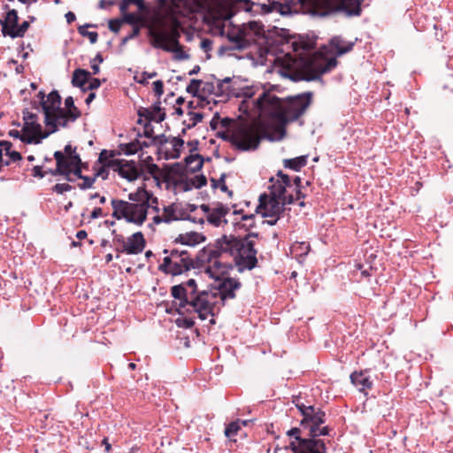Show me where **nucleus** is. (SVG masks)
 I'll use <instances>...</instances> for the list:
<instances>
[{
    "mask_svg": "<svg viewBox=\"0 0 453 453\" xmlns=\"http://www.w3.org/2000/svg\"><path fill=\"white\" fill-rule=\"evenodd\" d=\"M311 97V92H304L284 102L270 91H263L254 101V106L262 116L268 118L267 126H274L273 130L268 131L261 122L258 126L241 130L238 135L232 138L233 144L242 151H248L257 149L262 139L281 141L286 135L288 123L296 120L305 112Z\"/></svg>",
    "mask_w": 453,
    "mask_h": 453,
    "instance_id": "obj_1",
    "label": "nucleus"
},
{
    "mask_svg": "<svg viewBox=\"0 0 453 453\" xmlns=\"http://www.w3.org/2000/svg\"><path fill=\"white\" fill-rule=\"evenodd\" d=\"M257 237V233H249L243 237L223 235L214 243L203 247L197 253V260L202 265L208 264L205 273L210 277L227 274L232 268L229 258L233 259L239 273L250 271L257 265L254 241Z\"/></svg>",
    "mask_w": 453,
    "mask_h": 453,
    "instance_id": "obj_2",
    "label": "nucleus"
},
{
    "mask_svg": "<svg viewBox=\"0 0 453 453\" xmlns=\"http://www.w3.org/2000/svg\"><path fill=\"white\" fill-rule=\"evenodd\" d=\"M171 295L180 301V309L191 307L202 320H205L209 316H214L216 296L211 291L197 292L196 281L194 279L173 286Z\"/></svg>",
    "mask_w": 453,
    "mask_h": 453,
    "instance_id": "obj_3",
    "label": "nucleus"
},
{
    "mask_svg": "<svg viewBox=\"0 0 453 453\" xmlns=\"http://www.w3.org/2000/svg\"><path fill=\"white\" fill-rule=\"evenodd\" d=\"M128 198L131 202L111 199V216L119 220L124 219L128 223L142 226L147 219L150 193L144 188H139L135 192L129 193Z\"/></svg>",
    "mask_w": 453,
    "mask_h": 453,
    "instance_id": "obj_4",
    "label": "nucleus"
},
{
    "mask_svg": "<svg viewBox=\"0 0 453 453\" xmlns=\"http://www.w3.org/2000/svg\"><path fill=\"white\" fill-rule=\"evenodd\" d=\"M181 31L183 27L180 21L172 16L150 30V43L156 49L175 53L174 58L177 60L188 59L189 55L183 51L179 42Z\"/></svg>",
    "mask_w": 453,
    "mask_h": 453,
    "instance_id": "obj_5",
    "label": "nucleus"
},
{
    "mask_svg": "<svg viewBox=\"0 0 453 453\" xmlns=\"http://www.w3.org/2000/svg\"><path fill=\"white\" fill-rule=\"evenodd\" d=\"M163 253L167 255L164 257L163 263L158 269L172 275H180L191 268L208 266V264L198 262L197 255L196 260L191 257L188 250H179L177 248L165 249Z\"/></svg>",
    "mask_w": 453,
    "mask_h": 453,
    "instance_id": "obj_6",
    "label": "nucleus"
},
{
    "mask_svg": "<svg viewBox=\"0 0 453 453\" xmlns=\"http://www.w3.org/2000/svg\"><path fill=\"white\" fill-rule=\"evenodd\" d=\"M221 35L226 37L227 42L218 49L219 56H223L229 51L246 50L254 41L250 31L245 25L229 27L226 31L223 29Z\"/></svg>",
    "mask_w": 453,
    "mask_h": 453,
    "instance_id": "obj_7",
    "label": "nucleus"
},
{
    "mask_svg": "<svg viewBox=\"0 0 453 453\" xmlns=\"http://www.w3.org/2000/svg\"><path fill=\"white\" fill-rule=\"evenodd\" d=\"M295 202L294 195H288L283 199L270 197L267 194H261L259 196V205L257 209H262L261 212L263 218H273L280 215L284 212L285 204H292Z\"/></svg>",
    "mask_w": 453,
    "mask_h": 453,
    "instance_id": "obj_8",
    "label": "nucleus"
},
{
    "mask_svg": "<svg viewBox=\"0 0 453 453\" xmlns=\"http://www.w3.org/2000/svg\"><path fill=\"white\" fill-rule=\"evenodd\" d=\"M226 274H219L217 277H211L215 280L214 288L217 292H212L216 296V299L218 297L220 298L223 304L228 299L235 298V291L241 288V282L234 278L225 277Z\"/></svg>",
    "mask_w": 453,
    "mask_h": 453,
    "instance_id": "obj_9",
    "label": "nucleus"
},
{
    "mask_svg": "<svg viewBox=\"0 0 453 453\" xmlns=\"http://www.w3.org/2000/svg\"><path fill=\"white\" fill-rule=\"evenodd\" d=\"M108 167L117 172L119 175L129 181L138 179L140 176L136 164L134 160L117 159L108 163Z\"/></svg>",
    "mask_w": 453,
    "mask_h": 453,
    "instance_id": "obj_10",
    "label": "nucleus"
},
{
    "mask_svg": "<svg viewBox=\"0 0 453 453\" xmlns=\"http://www.w3.org/2000/svg\"><path fill=\"white\" fill-rule=\"evenodd\" d=\"M64 152L55 151L54 158L57 162V173L62 172L63 168L71 166V165H81V159L79 154L76 153V147L71 144L65 146Z\"/></svg>",
    "mask_w": 453,
    "mask_h": 453,
    "instance_id": "obj_11",
    "label": "nucleus"
},
{
    "mask_svg": "<svg viewBox=\"0 0 453 453\" xmlns=\"http://www.w3.org/2000/svg\"><path fill=\"white\" fill-rule=\"evenodd\" d=\"M278 179L275 180L274 177L270 178L271 185L269 186V195L270 197L280 198L283 199L287 197L288 195H286V191L288 188L292 187V182L288 174L283 173L282 171H279L277 173Z\"/></svg>",
    "mask_w": 453,
    "mask_h": 453,
    "instance_id": "obj_12",
    "label": "nucleus"
},
{
    "mask_svg": "<svg viewBox=\"0 0 453 453\" xmlns=\"http://www.w3.org/2000/svg\"><path fill=\"white\" fill-rule=\"evenodd\" d=\"M22 114L24 120L22 131L24 134L35 138H39L45 134V132H42V126L38 123L37 114L30 112L27 109L23 110Z\"/></svg>",
    "mask_w": 453,
    "mask_h": 453,
    "instance_id": "obj_13",
    "label": "nucleus"
},
{
    "mask_svg": "<svg viewBox=\"0 0 453 453\" xmlns=\"http://www.w3.org/2000/svg\"><path fill=\"white\" fill-rule=\"evenodd\" d=\"M39 104L44 114V123L45 125H49L51 119L50 115H53L62 109L60 107L61 96L57 90H53L47 96L45 102H39Z\"/></svg>",
    "mask_w": 453,
    "mask_h": 453,
    "instance_id": "obj_14",
    "label": "nucleus"
},
{
    "mask_svg": "<svg viewBox=\"0 0 453 453\" xmlns=\"http://www.w3.org/2000/svg\"><path fill=\"white\" fill-rule=\"evenodd\" d=\"M145 247V240L142 232H136L126 240L124 248L120 250L121 252L127 254H139Z\"/></svg>",
    "mask_w": 453,
    "mask_h": 453,
    "instance_id": "obj_15",
    "label": "nucleus"
},
{
    "mask_svg": "<svg viewBox=\"0 0 453 453\" xmlns=\"http://www.w3.org/2000/svg\"><path fill=\"white\" fill-rule=\"evenodd\" d=\"M326 422V413L319 408H313L312 413H310L307 418H303L301 426L304 429L310 430L315 426H321Z\"/></svg>",
    "mask_w": 453,
    "mask_h": 453,
    "instance_id": "obj_16",
    "label": "nucleus"
},
{
    "mask_svg": "<svg viewBox=\"0 0 453 453\" xmlns=\"http://www.w3.org/2000/svg\"><path fill=\"white\" fill-rule=\"evenodd\" d=\"M301 453H326L324 440L316 438H304L302 441Z\"/></svg>",
    "mask_w": 453,
    "mask_h": 453,
    "instance_id": "obj_17",
    "label": "nucleus"
},
{
    "mask_svg": "<svg viewBox=\"0 0 453 453\" xmlns=\"http://www.w3.org/2000/svg\"><path fill=\"white\" fill-rule=\"evenodd\" d=\"M50 124L46 125L50 130L45 133H50V134L58 131V127H65L67 126L68 120H71L70 115L64 109H61L58 112H55L53 115H50Z\"/></svg>",
    "mask_w": 453,
    "mask_h": 453,
    "instance_id": "obj_18",
    "label": "nucleus"
},
{
    "mask_svg": "<svg viewBox=\"0 0 453 453\" xmlns=\"http://www.w3.org/2000/svg\"><path fill=\"white\" fill-rule=\"evenodd\" d=\"M204 241V237L196 232H190L186 234H180L179 236H177L173 243V244H180L183 247L188 246V247H194L200 242Z\"/></svg>",
    "mask_w": 453,
    "mask_h": 453,
    "instance_id": "obj_19",
    "label": "nucleus"
},
{
    "mask_svg": "<svg viewBox=\"0 0 453 453\" xmlns=\"http://www.w3.org/2000/svg\"><path fill=\"white\" fill-rule=\"evenodd\" d=\"M364 0H339L338 9L347 16H359L361 14V4Z\"/></svg>",
    "mask_w": 453,
    "mask_h": 453,
    "instance_id": "obj_20",
    "label": "nucleus"
},
{
    "mask_svg": "<svg viewBox=\"0 0 453 453\" xmlns=\"http://www.w3.org/2000/svg\"><path fill=\"white\" fill-rule=\"evenodd\" d=\"M18 22V12L14 9L8 11L6 12L4 19H0V24L2 26L1 32L3 35L8 36V34L6 32L17 29L19 25Z\"/></svg>",
    "mask_w": 453,
    "mask_h": 453,
    "instance_id": "obj_21",
    "label": "nucleus"
},
{
    "mask_svg": "<svg viewBox=\"0 0 453 453\" xmlns=\"http://www.w3.org/2000/svg\"><path fill=\"white\" fill-rule=\"evenodd\" d=\"M351 383L360 391L365 392L372 386L369 376L364 372H354L350 374Z\"/></svg>",
    "mask_w": 453,
    "mask_h": 453,
    "instance_id": "obj_22",
    "label": "nucleus"
},
{
    "mask_svg": "<svg viewBox=\"0 0 453 453\" xmlns=\"http://www.w3.org/2000/svg\"><path fill=\"white\" fill-rule=\"evenodd\" d=\"M228 207L221 203H218L207 215V220L211 225L219 226L222 222V219L228 213Z\"/></svg>",
    "mask_w": 453,
    "mask_h": 453,
    "instance_id": "obj_23",
    "label": "nucleus"
},
{
    "mask_svg": "<svg viewBox=\"0 0 453 453\" xmlns=\"http://www.w3.org/2000/svg\"><path fill=\"white\" fill-rule=\"evenodd\" d=\"M354 45L355 42H346L341 36H334L330 40V46L335 50L338 57L351 51Z\"/></svg>",
    "mask_w": 453,
    "mask_h": 453,
    "instance_id": "obj_24",
    "label": "nucleus"
},
{
    "mask_svg": "<svg viewBox=\"0 0 453 453\" xmlns=\"http://www.w3.org/2000/svg\"><path fill=\"white\" fill-rule=\"evenodd\" d=\"M262 10L267 13L277 12L280 14H286L290 12L291 4L287 0L283 4L278 1H272L268 4H263Z\"/></svg>",
    "mask_w": 453,
    "mask_h": 453,
    "instance_id": "obj_25",
    "label": "nucleus"
},
{
    "mask_svg": "<svg viewBox=\"0 0 453 453\" xmlns=\"http://www.w3.org/2000/svg\"><path fill=\"white\" fill-rule=\"evenodd\" d=\"M90 73L85 69H75L73 73L72 78L73 86L81 88L83 90V88H85V85L90 78Z\"/></svg>",
    "mask_w": 453,
    "mask_h": 453,
    "instance_id": "obj_26",
    "label": "nucleus"
},
{
    "mask_svg": "<svg viewBox=\"0 0 453 453\" xmlns=\"http://www.w3.org/2000/svg\"><path fill=\"white\" fill-rule=\"evenodd\" d=\"M8 134L11 137L16 138L20 140L21 142L25 143H34V144H39L42 142V141L45 138H47L50 135V133H45V134L40 136L39 138H35L33 136H28L26 134L23 133V134H20V132L17 129H12L9 131Z\"/></svg>",
    "mask_w": 453,
    "mask_h": 453,
    "instance_id": "obj_27",
    "label": "nucleus"
},
{
    "mask_svg": "<svg viewBox=\"0 0 453 453\" xmlns=\"http://www.w3.org/2000/svg\"><path fill=\"white\" fill-rule=\"evenodd\" d=\"M185 164L191 173H196L202 169L203 157L200 154H191L185 158Z\"/></svg>",
    "mask_w": 453,
    "mask_h": 453,
    "instance_id": "obj_28",
    "label": "nucleus"
},
{
    "mask_svg": "<svg viewBox=\"0 0 453 453\" xmlns=\"http://www.w3.org/2000/svg\"><path fill=\"white\" fill-rule=\"evenodd\" d=\"M284 167L298 172L307 165V156H300L294 158L284 159Z\"/></svg>",
    "mask_w": 453,
    "mask_h": 453,
    "instance_id": "obj_29",
    "label": "nucleus"
},
{
    "mask_svg": "<svg viewBox=\"0 0 453 453\" xmlns=\"http://www.w3.org/2000/svg\"><path fill=\"white\" fill-rule=\"evenodd\" d=\"M137 114L140 118H145L148 120L147 122L155 121L157 123H161L166 118L165 112H162L158 116H155L153 114V111L150 108H144V107H141L137 111Z\"/></svg>",
    "mask_w": 453,
    "mask_h": 453,
    "instance_id": "obj_30",
    "label": "nucleus"
},
{
    "mask_svg": "<svg viewBox=\"0 0 453 453\" xmlns=\"http://www.w3.org/2000/svg\"><path fill=\"white\" fill-rule=\"evenodd\" d=\"M142 150V145L138 139H136L134 142H128V143H120L119 145V152H121V154H125L127 156L134 155Z\"/></svg>",
    "mask_w": 453,
    "mask_h": 453,
    "instance_id": "obj_31",
    "label": "nucleus"
},
{
    "mask_svg": "<svg viewBox=\"0 0 453 453\" xmlns=\"http://www.w3.org/2000/svg\"><path fill=\"white\" fill-rule=\"evenodd\" d=\"M1 147H4L5 156L8 157V159H5V161H10V164L12 162H18L21 160L22 157L19 152L12 150V143L8 141H3L0 142Z\"/></svg>",
    "mask_w": 453,
    "mask_h": 453,
    "instance_id": "obj_32",
    "label": "nucleus"
},
{
    "mask_svg": "<svg viewBox=\"0 0 453 453\" xmlns=\"http://www.w3.org/2000/svg\"><path fill=\"white\" fill-rule=\"evenodd\" d=\"M170 142L173 147V152L166 153L165 158H179L180 156L181 148L183 147L184 144L183 139H181L180 137H172Z\"/></svg>",
    "mask_w": 453,
    "mask_h": 453,
    "instance_id": "obj_33",
    "label": "nucleus"
},
{
    "mask_svg": "<svg viewBox=\"0 0 453 453\" xmlns=\"http://www.w3.org/2000/svg\"><path fill=\"white\" fill-rule=\"evenodd\" d=\"M121 155V152L119 150H103L98 157V161L103 164L104 166L108 167V163L111 160H117L118 158H114L116 156Z\"/></svg>",
    "mask_w": 453,
    "mask_h": 453,
    "instance_id": "obj_34",
    "label": "nucleus"
},
{
    "mask_svg": "<svg viewBox=\"0 0 453 453\" xmlns=\"http://www.w3.org/2000/svg\"><path fill=\"white\" fill-rule=\"evenodd\" d=\"M94 27L92 24H85L78 27L79 34L83 37H88L90 43L94 44L97 42L98 34L96 32L88 31V27Z\"/></svg>",
    "mask_w": 453,
    "mask_h": 453,
    "instance_id": "obj_35",
    "label": "nucleus"
},
{
    "mask_svg": "<svg viewBox=\"0 0 453 453\" xmlns=\"http://www.w3.org/2000/svg\"><path fill=\"white\" fill-rule=\"evenodd\" d=\"M65 107L67 108L66 112L69 113L71 121H75L80 117V111L74 105V101L72 96H68L65 100Z\"/></svg>",
    "mask_w": 453,
    "mask_h": 453,
    "instance_id": "obj_36",
    "label": "nucleus"
},
{
    "mask_svg": "<svg viewBox=\"0 0 453 453\" xmlns=\"http://www.w3.org/2000/svg\"><path fill=\"white\" fill-rule=\"evenodd\" d=\"M282 75L289 78L290 80H292L294 81H302V80L311 81V80L315 79V77H304V75L303 73L293 71L290 68V66L286 67L284 72H282Z\"/></svg>",
    "mask_w": 453,
    "mask_h": 453,
    "instance_id": "obj_37",
    "label": "nucleus"
},
{
    "mask_svg": "<svg viewBox=\"0 0 453 453\" xmlns=\"http://www.w3.org/2000/svg\"><path fill=\"white\" fill-rule=\"evenodd\" d=\"M226 173H222L219 180L211 179L212 188H219L222 192H226L229 196H233V191L229 190L225 183Z\"/></svg>",
    "mask_w": 453,
    "mask_h": 453,
    "instance_id": "obj_38",
    "label": "nucleus"
},
{
    "mask_svg": "<svg viewBox=\"0 0 453 453\" xmlns=\"http://www.w3.org/2000/svg\"><path fill=\"white\" fill-rule=\"evenodd\" d=\"M30 26L28 20L23 21L20 25H18L17 29L6 32L8 36L14 39L17 37H23Z\"/></svg>",
    "mask_w": 453,
    "mask_h": 453,
    "instance_id": "obj_39",
    "label": "nucleus"
},
{
    "mask_svg": "<svg viewBox=\"0 0 453 453\" xmlns=\"http://www.w3.org/2000/svg\"><path fill=\"white\" fill-rule=\"evenodd\" d=\"M291 6H296L297 4H300L303 7H308V6H317L319 4H323L329 0H287Z\"/></svg>",
    "mask_w": 453,
    "mask_h": 453,
    "instance_id": "obj_40",
    "label": "nucleus"
},
{
    "mask_svg": "<svg viewBox=\"0 0 453 453\" xmlns=\"http://www.w3.org/2000/svg\"><path fill=\"white\" fill-rule=\"evenodd\" d=\"M329 432L330 428L327 426L322 427L319 426L313 428H310V430L308 431V436H310L311 438L319 439V436L329 435Z\"/></svg>",
    "mask_w": 453,
    "mask_h": 453,
    "instance_id": "obj_41",
    "label": "nucleus"
},
{
    "mask_svg": "<svg viewBox=\"0 0 453 453\" xmlns=\"http://www.w3.org/2000/svg\"><path fill=\"white\" fill-rule=\"evenodd\" d=\"M296 407L299 410L303 418H307L310 413L313 411V405H305L303 403L300 401L299 398L293 401Z\"/></svg>",
    "mask_w": 453,
    "mask_h": 453,
    "instance_id": "obj_42",
    "label": "nucleus"
},
{
    "mask_svg": "<svg viewBox=\"0 0 453 453\" xmlns=\"http://www.w3.org/2000/svg\"><path fill=\"white\" fill-rule=\"evenodd\" d=\"M203 84L202 80L192 79L186 91L193 96H198L200 86Z\"/></svg>",
    "mask_w": 453,
    "mask_h": 453,
    "instance_id": "obj_43",
    "label": "nucleus"
},
{
    "mask_svg": "<svg viewBox=\"0 0 453 453\" xmlns=\"http://www.w3.org/2000/svg\"><path fill=\"white\" fill-rule=\"evenodd\" d=\"M175 216V209L173 205L164 207V222L170 223L171 221L177 220Z\"/></svg>",
    "mask_w": 453,
    "mask_h": 453,
    "instance_id": "obj_44",
    "label": "nucleus"
},
{
    "mask_svg": "<svg viewBox=\"0 0 453 453\" xmlns=\"http://www.w3.org/2000/svg\"><path fill=\"white\" fill-rule=\"evenodd\" d=\"M241 426L238 421H233L229 423L225 428V435L228 438H231L237 434Z\"/></svg>",
    "mask_w": 453,
    "mask_h": 453,
    "instance_id": "obj_45",
    "label": "nucleus"
},
{
    "mask_svg": "<svg viewBox=\"0 0 453 453\" xmlns=\"http://www.w3.org/2000/svg\"><path fill=\"white\" fill-rule=\"evenodd\" d=\"M188 114L190 117V119H189L190 122L188 124H187V128H193L199 122H201L203 119V115L201 112L188 111Z\"/></svg>",
    "mask_w": 453,
    "mask_h": 453,
    "instance_id": "obj_46",
    "label": "nucleus"
},
{
    "mask_svg": "<svg viewBox=\"0 0 453 453\" xmlns=\"http://www.w3.org/2000/svg\"><path fill=\"white\" fill-rule=\"evenodd\" d=\"M191 185L196 188H201L207 184V179L203 174L196 175L190 180Z\"/></svg>",
    "mask_w": 453,
    "mask_h": 453,
    "instance_id": "obj_47",
    "label": "nucleus"
},
{
    "mask_svg": "<svg viewBox=\"0 0 453 453\" xmlns=\"http://www.w3.org/2000/svg\"><path fill=\"white\" fill-rule=\"evenodd\" d=\"M304 438L296 437V440L291 441L288 446L286 447V449H290L293 453H301L302 449V441Z\"/></svg>",
    "mask_w": 453,
    "mask_h": 453,
    "instance_id": "obj_48",
    "label": "nucleus"
},
{
    "mask_svg": "<svg viewBox=\"0 0 453 453\" xmlns=\"http://www.w3.org/2000/svg\"><path fill=\"white\" fill-rule=\"evenodd\" d=\"M230 94V88L229 86H226L223 84L220 81H219L217 86H216V92L215 96H227Z\"/></svg>",
    "mask_w": 453,
    "mask_h": 453,
    "instance_id": "obj_49",
    "label": "nucleus"
},
{
    "mask_svg": "<svg viewBox=\"0 0 453 453\" xmlns=\"http://www.w3.org/2000/svg\"><path fill=\"white\" fill-rule=\"evenodd\" d=\"M81 180H83L82 183H80L78 185V187L82 189V190H85V189H88V188H90L93 187V184L95 183L96 181V177H88V176H84L83 175V178H81Z\"/></svg>",
    "mask_w": 453,
    "mask_h": 453,
    "instance_id": "obj_50",
    "label": "nucleus"
},
{
    "mask_svg": "<svg viewBox=\"0 0 453 453\" xmlns=\"http://www.w3.org/2000/svg\"><path fill=\"white\" fill-rule=\"evenodd\" d=\"M73 189V187L70 184L67 183H58L52 188V191L57 194H63L67 191H71Z\"/></svg>",
    "mask_w": 453,
    "mask_h": 453,
    "instance_id": "obj_51",
    "label": "nucleus"
},
{
    "mask_svg": "<svg viewBox=\"0 0 453 453\" xmlns=\"http://www.w3.org/2000/svg\"><path fill=\"white\" fill-rule=\"evenodd\" d=\"M143 128H144L143 134H138V137L145 136L147 138H151V140H152L155 135H154V127L150 124V122H145L143 124Z\"/></svg>",
    "mask_w": 453,
    "mask_h": 453,
    "instance_id": "obj_52",
    "label": "nucleus"
},
{
    "mask_svg": "<svg viewBox=\"0 0 453 453\" xmlns=\"http://www.w3.org/2000/svg\"><path fill=\"white\" fill-rule=\"evenodd\" d=\"M337 64L338 62L335 58H329L325 64V65L321 67V73H325L332 71L334 68L336 67Z\"/></svg>",
    "mask_w": 453,
    "mask_h": 453,
    "instance_id": "obj_53",
    "label": "nucleus"
},
{
    "mask_svg": "<svg viewBox=\"0 0 453 453\" xmlns=\"http://www.w3.org/2000/svg\"><path fill=\"white\" fill-rule=\"evenodd\" d=\"M62 172L57 173V168L53 171H51V174L53 175H64L65 179L68 181H73V180L71 178L72 169L71 166H66L63 168Z\"/></svg>",
    "mask_w": 453,
    "mask_h": 453,
    "instance_id": "obj_54",
    "label": "nucleus"
},
{
    "mask_svg": "<svg viewBox=\"0 0 453 453\" xmlns=\"http://www.w3.org/2000/svg\"><path fill=\"white\" fill-rule=\"evenodd\" d=\"M170 139L171 138L167 137L165 134L155 135L153 137V139L151 140V143H153L155 145L162 146V145L167 143Z\"/></svg>",
    "mask_w": 453,
    "mask_h": 453,
    "instance_id": "obj_55",
    "label": "nucleus"
},
{
    "mask_svg": "<svg viewBox=\"0 0 453 453\" xmlns=\"http://www.w3.org/2000/svg\"><path fill=\"white\" fill-rule=\"evenodd\" d=\"M122 22L123 21L120 19H111L109 21V29L114 33L119 32L121 27Z\"/></svg>",
    "mask_w": 453,
    "mask_h": 453,
    "instance_id": "obj_56",
    "label": "nucleus"
},
{
    "mask_svg": "<svg viewBox=\"0 0 453 453\" xmlns=\"http://www.w3.org/2000/svg\"><path fill=\"white\" fill-rule=\"evenodd\" d=\"M153 88L155 94L160 97L164 94V83L162 81L158 80L153 82Z\"/></svg>",
    "mask_w": 453,
    "mask_h": 453,
    "instance_id": "obj_57",
    "label": "nucleus"
},
{
    "mask_svg": "<svg viewBox=\"0 0 453 453\" xmlns=\"http://www.w3.org/2000/svg\"><path fill=\"white\" fill-rule=\"evenodd\" d=\"M100 85L101 81L97 78H93L88 83V87H85V88H83V91L96 89L100 87Z\"/></svg>",
    "mask_w": 453,
    "mask_h": 453,
    "instance_id": "obj_58",
    "label": "nucleus"
},
{
    "mask_svg": "<svg viewBox=\"0 0 453 453\" xmlns=\"http://www.w3.org/2000/svg\"><path fill=\"white\" fill-rule=\"evenodd\" d=\"M203 84V91L208 94H214L216 92V87L212 82L206 81Z\"/></svg>",
    "mask_w": 453,
    "mask_h": 453,
    "instance_id": "obj_59",
    "label": "nucleus"
},
{
    "mask_svg": "<svg viewBox=\"0 0 453 453\" xmlns=\"http://www.w3.org/2000/svg\"><path fill=\"white\" fill-rule=\"evenodd\" d=\"M254 219H255V215L254 214L242 215V219L243 221L247 222V224H245L247 228H250V227H253L255 226Z\"/></svg>",
    "mask_w": 453,
    "mask_h": 453,
    "instance_id": "obj_60",
    "label": "nucleus"
},
{
    "mask_svg": "<svg viewBox=\"0 0 453 453\" xmlns=\"http://www.w3.org/2000/svg\"><path fill=\"white\" fill-rule=\"evenodd\" d=\"M32 175L42 179L45 176V173L42 171V167L41 165H35L32 169Z\"/></svg>",
    "mask_w": 453,
    "mask_h": 453,
    "instance_id": "obj_61",
    "label": "nucleus"
},
{
    "mask_svg": "<svg viewBox=\"0 0 453 453\" xmlns=\"http://www.w3.org/2000/svg\"><path fill=\"white\" fill-rule=\"evenodd\" d=\"M107 168L108 167L103 165V166L97 170L96 173L95 174V177H102L103 180H106L109 175V171Z\"/></svg>",
    "mask_w": 453,
    "mask_h": 453,
    "instance_id": "obj_62",
    "label": "nucleus"
},
{
    "mask_svg": "<svg viewBox=\"0 0 453 453\" xmlns=\"http://www.w3.org/2000/svg\"><path fill=\"white\" fill-rule=\"evenodd\" d=\"M201 48L205 52L211 51L212 50V42H211V40H210L208 38H205V39L202 40V42H201Z\"/></svg>",
    "mask_w": 453,
    "mask_h": 453,
    "instance_id": "obj_63",
    "label": "nucleus"
},
{
    "mask_svg": "<svg viewBox=\"0 0 453 453\" xmlns=\"http://www.w3.org/2000/svg\"><path fill=\"white\" fill-rule=\"evenodd\" d=\"M150 110L153 111V114L155 116H158L160 113L165 112L164 109L161 107V102L160 101L155 102L153 104L152 107L150 108Z\"/></svg>",
    "mask_w": 453,
    "mask_h": 453,
    "instance_id": "obj_64",
    "label": "nucleus"
}]
</instances>
